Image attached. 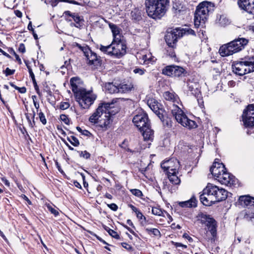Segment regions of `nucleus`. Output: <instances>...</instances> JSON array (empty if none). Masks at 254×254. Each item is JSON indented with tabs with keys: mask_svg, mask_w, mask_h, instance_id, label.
Listing matches in <instances>:
<instances>
[{
	"mask_svg": "<svg viewBox=\"0 0 254 254\" xmlns=\"http://www.w3.org/2000/svg\"><path fill=\"white\" fill-rule=\"evenodd\" d=\"M70 84L75 100L78 102L79 106L82 109H89L96 100V95L92 91H86L83 87V82L78 77L71 78Z\"/></svg>",
	"mask_w": 254,
	"mask_h": 254,
	"instance_id": "f257e3e1",
	"label": "nucleus"
},
{
	"mask_svg": "<svg viewBox=\"0 0 254 254\" xmlns=\"http://www.w3.org/2000/svg\"><path fill=\"white\" fill-rule=\"evenodd\" d=\"M169 0H145L146 11L149 17L160 19L166 13Z\"/></svg>",
	"mask_w": 254,
	"mask_h": 254,
	"instance_id": "f03ea898",
	"label": "nucleus"
},
{
	"mask_svg": "<svg viewBox=\"0 0 254 254\" xmlns=\"http://www.w3.org/2000/svg\"><path fill=\"white\" fill-rule=\"evenodd\" d=\"M109 103H101L95 112L90 117L89 121L92 123H98L102 128L107 129L110 124V115L109 109Z\"/></svg>",
	"mask_w": 254,
	"mask_h": 254,
	"instance_id": "7ed1b4c3",
	"label": "nucleus"
},
{
	"mask_svg": "<svg viewBox=\"0 0 254 254\" xmlns=\"http://www.w3.org/2000/svg\"><path fill=\"white\" fill-rule=\"evenodd\" d=\"M100 50L109 56L120 59L126 54L127 46L123 41H112V43L107 46L100 45Z\"/></svg>",
	"mask_w": 254,
	"mask_h": 254,
	"instance_id": "20e7f679",
	"label": "nucleus"
},
{
	"mask_svg": "<svg viewBox=\"0 0 254 254\" xmlns=\"http://www.w3.org/2000/svg\"><path fill=\"white\" fill-rule=\"evenodd\" d=\"M211 3L206 1L200 3L196 7L194 16L195 27H203L207 19L209 13L211 10Z\"/></svg>",
	"mask_w": 254,
	"mask_h": 254,
	"instance_id": "39448f33",
	"label": "nucleus"
},
{
	"mask_svg": "<svg viewBox=\"0 0 254 254\" xmlns=\"http://www.w3.org/2000/svg\"><path fill=\"white\" fill-rule=\"evenodd\" d=\"M248 43V40L246 38H238L222 46L219 49V53L223 57L233 55L244 49Z\"/></svg>",
	"mask_w": 254,
	"mask_h": 254,
	"instance_id": "423d86ee",
	"label": "nucleus"
},
{
	"mask_svg": "<svg viewBox=\"0 0 254 254\" xmlns=\"http://www.w3.org/2000/svg\"><path fill=\"white\" fill-rule=\"evenodd\" d=\"M170 110L177 122L183 127L189 129L194 128L197 127L196 123L189 119L183 111L177 105L172 103V105L170 107Z\"/></svg>",
	"mask_w": 254,
	"mask_h": 254,
	"instance_id": "0eeeda50",
	"label": "nucleus"
},
{
	"mask_svg": "<svg viewBox=\"0 0 254 254\" xmlns=\"http://www.w3.org/2000/svg\"><path fill=\"white\" fill-rule=\"evenodd\" d=\"M200 222L205 225V230L206 233L209 232L211 236H209L205 234L203 236L204 238L207 240L214 241L215 238L217 236V222L215 220L211 217L209 215L201 213L198 216Z\"/></svg>",
	"mask_w": 254,
	"mask_h": 254,
	"instance_id": "6e6552de",
	"label": "nucleus"
},
{
	"mask_svg": "<svg viewBox=\"0 0 254 254\" xmlns=\"http://www.w3.org/2000/svg\"><path fill=\"white\" fill-rule=\"evenodd\" d=\"M239 200L241 205L247 207L244 216L245 218L250 220L254 218V197L249 195H242L240 196Z\"/></svg>",
	"mask_w": 254,
	"mask_h": 254,
	"instance_id": "1a4fd4ad",
	"label": "nucleus"
},
{
	"mask_svg": "<svg viewBox=\"0 0 254 254\" xmlns=\"http://www.w3.org/2000/svg\"><path fill=\"white\" fill-rule=\"evenodd\" d=\"M218 187L212 184L208 183L202 190V193L199 196V199L202 203L206 206H210L214 202H210L208 198L210 196H215L217 194Z\"/></svg>",
	"mask_w": 254,
	"mask_h": 254,
	"instance_id": "9d476101",
	"label": "nucleus"
},
{
	"mask_svg": "<svg viewBox=\"0 0 254 254\" xmlns=\"http://www.w3.org/2000/svg\"><path fill=\"white\" fill-rule=\"evenodd\" d=\"M75 46L83 53L84 55L89 61V64H93L95 66L100 65V58L98 57L97 54L93 52L88 46L85 44L81 45L78 43L75 44Z\"/></svg>",
	"mask_w": 254,
	"mask_h": 254,
	"instance_id": "9b49d317",
	"label": "nucleus"
},
{
	"mask_svg": "<svg viewBox=\"0 0 254 254\" xmlns=\"http://www.w3.org/2000/svg\"><path fill=\"white\" fill-rule=\"evenodd\" d=\"M162 74L171 77H181L186 76L187 70L182 66L172 64L166 66L162 69Z\"/></svg>",
	"mask_w": 254,
	"mask_h": 254,
	"instance_id": "f8f14e48",
	"label": "nucleus"
},
{
	"mask_svg": "<svg viewBox=\"0 0 254 254\" xmlns=\"http://www.w3.org/2000/svg\"><path fill=\"white\" fill-rule=\"evenodd\" d=\"M182 36V33L175 29L170 31H167L165 36V41L168 46L176 47L178 39Z\"/></svg>",
	"mask_w": 254,
	"mask_h": 254,
	"instance_id": "ddd939ff",
	"label": "nucleus"
},
{
	"mask_svg": "<svg viewBox=\"0 0 254 254\" xmlns=\"http://www.w3.org/2000/svg\"><path fill=\"white\" fill-rule=\"evenodd\" d=\"M132 122L139 130L150 125L148 116L144 112L135 115L132 119Z\"/></svg>",
	"mask_w": 254,
	"mask_h": 254,
	"instance_id": "4468645a",
	"label": "nucleus"
},
{
	"mask_svg": "<svg viewBox=\"0 0 254 254\" xmlns=\"http://www.w3.org/2000/svg\"><path fill=\"white\" fill-rule=\"evenodd\" d=\"M233 71L236 74L242 76L247 73L251 72V69H249L243 60V58L240 61L235 62L232 65Z\"/></svg>",
	"mask_w": 254,
	"mask_h": 254,
	"instance_id": "2eb2a0df",
	"label": "nucleus"
},
{
	"mask_svg": "<svg viewBox=\"0 0 254 254\" xmlns=\"http://www.w3.org/2000/svg\"><path fill=\"white\" fill-rule=\"evenodd\" d=\"M161 166L168 173L169 171H176L180 167V162L177 159L173 158L162 163Z\"/></svg>",
	"mask_w": 254,
	"mask_h": 254,
	"instance_id": "dca6fc26",
	"label": "nucleus"
},
{
	"mask_svg": "<svg viewBox=\"0 0 254 254\" xmlns=\"http://www.w3.org/2000/svg\"><path fill=\"white\" fill-rule=\"evenodd\" d=\"M217 180L221 184L227 186L236 185L237 182V179L234 176L228 173H227L225 171L223 172V173L221 174L220 176H219V178L217 179Z\"/></svg>",
	"mask_w": 254,
	"mask_h": 254,
	"instance_id": "f3484780",
	"label": "nucleus"
},
{
	"mask_svg": "<svg viewBox=\"0 0 254 254\" xmlns=\"http://www.w3.org/2000/svg\"><path fill=\"white\" fill-rule=\"evenodd\" d=\"M226 170L225 166L223 163H220L215 160L212 166L210 169V171L212 175L216 180L219 178V176Z\"/></svg>",
	"mask_w": 254,
	"mask_h": 254,
	"instance_id": "a211bd4d",
	"label": "nucleus"
},
{
	"mask_svg": "<svg viewBox=\"0 0 254 254\" xmlns=\"http://www.w3.org/2000/svg\"><path fill=\"white\" fill-rule=\"evenodd\" d=\"M148 105L159 118L162 120L163 118L164 110L160 107V104L154 99H150L148 101Z\"/></svg>",
	"mask_w": 254,
	"mask_h": 254,
	"instance_id": "6ab92c4d",
	"label": "nucleus"
},
{
	"mask_svg": "<svg viewBox=\"0 0 254 254\" xmlns=\"http://www.w3.org/2000/svg\"><path fill=\"white\" fill-rule=\"evenodd\" d=\"M238 3L241 9L254 15V0H239Z\"/></svg>",
	"mask_w": 254,
	"mask_h": 254,
	"instance_id": "aec40b11",
	"label": "nucleus"
},
{
	"mask_svg": "<svg viewBox=\"0 0 254 254\" xmlns=\"http://www.w3.org/2000/svg\"><path fill=\"white\" fill-rule=\"evenodd\" d=\"M228 191L225 189L218 187L216 195L215 196H210V198L208 199H211L209 200L210 202H214L215 203L225 200L228 196Z\"/></svg>",
	"mask_w": 254,
	"mask_h": 254,
	"instance_id": "412c9836",
	"label": "nucleus"
},
{
	"mask_svg": "<svg viewBox=\"0 0 254 254\" xmlns=\"http://www.w3.org/2000/svg\"><path fill=\"white\" fill-rule=\"evenodd\" d=\"M64 14L65 16H69L72 18L76 23L75 24H74L76 27L80 28L83 26L84 20L77 13H71L69 11H65L64 12Z\"/></svg>",
	"mask_w": 254,
	"mask_h": 254,
	"instance_id": "4be33fe9",
	"label": "nucleus"
},
{
	"mask_svg": "<svg viewBox=\"0 0 254 254\" xmlns=\"http://www.w3.org/2000/svg\"><path fill=\"white\" fill-rule=\"evenodd\" d=\"M242 120L244 126L246 127H254V117H250L247 113L243 111Z\"/></svg>",
	"mask_w": 254,
	"mask_h": 254,
	"instance_id": "5701e85b",
	"label": "nucleus"
},
{
	"mask_svg": "<svg viewBox=\"0 0 254 254\" xmlns=\"http://www.w3.org/2000/svg\"><path fill=\"white\" fill-rule=\"evenodd\" d=\"M188 86L189 91L195 97H198L200 95L199 85L198 83L189 81L188 82Z\"/></svg>",
	"mask_w": 254,
	"mask_h": 254,
	"instance_id": "b1692460",
	"label": "nucleus"
},
{
	"mask_svg": "<svg viewBox=\"0 0 254 254\" xmlns=\"http://www.w3.org/2000/svg\"><path fill=\"white\" fill-rule=\"evenodd\" d=\"M140 131L142 133L144 140H149L153 139V131L151 129L150 125L143 128L142 129H140Z\"/></svg>",
	"mask_w": 254,
	"mask_h": 254,
	"instance_id": "393cba45",
	"label": "nucleus"
},
{
	"mask_svg": "<svg viewBox=\"0 0 254 254\" xmlns=\"http://www.w3.org/2000/svg\"><path fill=\"white\" fill-rule=\"evenodd\" d=\"M178 171L168 172L167 173L168 178L170 182L174 185H178L181 183V180L178 176Z\"/></svg>",
	"mask_w": 254,
	"mask_h": 254,
	"instance_id": "a878e982",
	"label": "nucleus"
},
{
	"mask_svg": "<svg viewBox=\"0 0 254 254\" xmlns=\"http://www.w3.org/2000/svg\"><path fill=\"white\" fill-rule=\"evenodd\" d=\"M109 27L112 30L114 39L113 41H122L121 38V35L120 34V30L118 27L114 24H109Z\"/></svg>",
	"mask_w": 254,
	"mask_h": 254,
	"instance_id": "bb28decb",
	"label": "nucleus"
},
{
	"mask_svg": "<svg viewBox=\"0 0 254 254\" xmlns=\"http://www.w3.org/2000/svg\"><path fill=\"white\" fill-rule=\"evenodd\" d=\"M133 86L131 83H121L118 84L119 93H126L131 91Z\"/></svg>",
	"mask_w": 254,
	"mask_h": 254,
	"instance_id": "cd10ccee",
	"label": "nucleus"
},
{
	"mask_svg": "<svg viewBox=\"0 0 254 254\" xmlns=\"http://www.w3.org/2000/svg\"><path fill=\"white\" fill-rule=\"evenodd\" d=\"M105 89L106 91L109 93H119L118 84L113 82H108L105 84Z\"/></svg>",
	"mask_w": 254,
	"mask_h": 254,
	"instance_id": "c85d7f7f",
	"label": "nucleus"
},
{
	"mask_svg": "<svg viewBox=\"0 0 254 254\" xmlns=\"http://www.w3.org/2000/svg\"><path fill=\"white\" fill-rule=\"evenodd\" d=\"M243 60L247 64L248 68L251 69V72L254 71V56H245L243 58Z\"/></svg>",
	"mask_w": 254,
	"mask_h": 254,
	"instance_id": "c756f323",
	"label": "nucleus"
},
{
	"mask_svg": "<svg viewBox=\"0 0 254 254\" xmlns=\"http://www.w3.org/2000/svg\"><path fill=\"white\" fill-rule=\"evenodd\" d=\"M180 205L182 207H192L196 205V200L195 199L191 198L189 200L181 202Z\"/></svg>",
	"mask_w": 254,
	"mask_h": 254,
	"instance_id": "7c9ffc66",
	"label": "nucleus"
},
{
	"mask_svg": "<svg viewBox=\"0 0 254 254\" xmlns=\"http://www.w3.org/2000/svg\"><path fill=\"white\" fill-rule=\"evenodd\" d=\"M163 96L166 100L171 101L173 103L176 101L178 98V96L176 95L169 91L165 92Z\"/></svg>",
	"mask_w": 254,
	"mask_h": 254,
	"instance_id": "2f4dec72",
	"label": "nucleus"
},
{
	"mask_svg": "<svg viewBox=\"0 0 254 254\" xmlns=\"http://www.w3.org/2000/svg\"><path fill=\"white\" fill-rule=\"evenodd\" d=\"M145 231L149 234H152L155 236L160 237L161 235L159 230L156 228H145Z\"/></svg>",
	"mask_w": 254,
	"mask_h": 254,
	"instance_id": "473e14b6",
	"label": "nucleus"
},
{
	"mask_svg": "<svg viewBox=\"0 0 254 254\" xmlns=\"http://www.w3.org/2000/svg\"><path fill=\"white\" fill-rule=\"evenodd\" d=\"M31 72V73L30 74V76L31 77V78L32 79V82H33V85H34V87L35 90H36V93L39 95V96H42V94H41V92L40 91L39 87H38V85L37 84L36 79L35 78L34 74L33 72Z\"/></svg>",
	"mask_w": 254,
	"mask_h": 254,
	"instance_id": "72a5a7b5",
	"label": "nucleus"
},
{
	"mask_svg": "<svg viewBox=\"0 0 254 254\" xmlns=\"http://www.w3.org/2000/svg\"><path fill=\"white\" fill-rule=\"evenodd\" d=\"M67 140L74 146H78L79 145L78 139L73 135L67 137Z\"/></svg>",
	"mask_w": 254,
	"mask_h": 254,
	"instance_id": "f704fd0d",
	"label": "nucleus"
},
{
	"mask_svg": "<svg viewBox=\"0 0 254 254\" xmlns=\"http://www.w3.org/2000/svg\"><path fill=\"white\" fill-rule=\"evenodd\" d=\"M175 47L168 46L167 49V54L172 58H176V54L174 51Z\"/></svg>",
	"mask_w": 254,
	"mask_h": 254,
	"instance_id": "c9c22d12",
	"label": "nucleus"
},
{
	"mask_svg": "<svg viewBox=\"0 0 254 254\" xmlns=\"http://www.w3.org/2000/svg\"><path fill=\"white\" fill-rule=\"evenodd\" d=\"M46 206L47 207L48 210L55 216H57L59 214L58 210L53 207L50 204H46Z\"/></svg>",
	"mask_w": 254,
	"mask_h": 254,
	"instance_id": "e433bc0d",
	"label": "nucleus"
},
{
	"mask_svg": "<svg viewBox=\"0 0 254 254\" xmlns=\"http://www.w3.org/2000/svg\"><path fill=\"white\" fill-rule=\"evenodd\" d=\"M165 211H162L160 208L158 207H153L152 209V213L156 215L162 216Z\"/></svg>",
	"mask_w": 254,
	"mask_h": 254,
	"instance_id": "4c0bfd02",
	"label": "nucleus"
},
{
	"mask_svg": "<svg viewBox=\"0 0 254 254\" xmlns=\"http://www.w3.org/2000/svg\"><path fill=\"white\" fill-rule=\"evenodd\" d=\"M161 121L162 122L164 126L168 127H171L172 126V122L170 119L167 118L166 119H164V117Z\"/></svg>",
	"mask_w": 254,
	"mask_h": 254,
	"instance_id": "58836bf2",
	"label": "nucleus"
},
{
	"mask_svg": "<svg viewBox=\"0 0 254 254\" xmlns=\"http://www.w3.org/2000/svg\"><path fill=\"white\" fill-rule=\"evenodd\" d=\"M25 116H26V119L27 120V121L29 123V126L31 127H32L34 126V125H35V123L34 121V118H35V112L33 111V116H32L33 121H32V122H31L28 114H25Z\"/></svg>",
	"mask_w": 254,
	"mask_h": 254,
	"instance_id": "ea45409f",
	"label": "nucleus"
},
{
	"mask_svg": "<svg viewBox=\"0 0 254 254\" xmlns=\"http://www.w3.org/2000/svg\"><path fill=\"white\" fill-rule=\"evenodd\" d=\"M219 23L222 26H225V25L229 23L228 19L226 18L224 16H221L219 19Z\"/></svg>",
	"mask_w": 254,
	"mask_h": 254,
	"instance_id": "a19ab883",
	"label": "nucleus"
},
{
	"mask_svg": "<svg viewBox=\"0 0 254 254\" xmlns=\"http://www.w3.org/2000/svg\"><path fill=\"white\" fill-rule=\"evenodd\" d=\"M8 51L10 53L14 55V57H15L16 61L18 62L19 64H21L22 62L19 58V56L15 53L14 50L12 48H9L8 50Z\"/></svg>",
	"mask_w": 254,
	"mask_h": 254,
	"instance_id": "79ce46f5",
	"label": "nucleus"
},
{
	"mask_svg": "<svg viewBox=\"0 0 254 254\" xmlns=\"http://www.w3.org/2000/svg\"><path fill=\"white\" fill-rule=\"evenodd\" d=\"M79 153V156L80 157H82L83 158H85L86 159H88L90 158V154L87 151H78Z\"/></svg>",
	"mask_w": 254,
	"mask_h": 254,
	"instance_id": "37998d69",
	"label": "nucleus"
},
{
	"mask_svg": "<svg viewBox=\"0 0 254 254\" xmlns=\"http://www.w3.org/2000/svg\"><path fill=\"white\" fill-rule=\"evenodd\" d=\"M60 119L66 125H69L70 120L66 115L64 114L61 115L60 116Z\"/></svg>",
	"mask_w": 254,
	"mask_h": 254,
	"instance_id": "c03bdc74",
	"label": "nucleus"
},
{
	"mask_svg": "<svg viewBox=\"0 0 254 254\" xmlns=\"http://www.w3.org/2000/svg\"><path fill=\"white\" fill-rule=\"evenodd\" d=\"M39 117L41 122L44 125H45L47 124V120L45 118L44 114L40 111L39 113Z\"/></svg>",
	"mask_w": 254,
	"mask_h": 254,
	"instance_id": "a18cd8bd",
	"label": "nucleus"
},
{
	"mask_svg": "<svg viewBox=\"0 0 254 254\" xmlns=\"http://www.w3.org/2000/svg\"><path fill=\"white\" fill-rule=\"evenodd\" d=\"M130 191L132 194L137 197H141L143 195L142 191L138 189H132Z\"/></svg>",
	"mask_w": 254,
	"mask_h": 254,
	"instance_id": "49530a36",
	"label": "nucleus"
},
{
	"mask_svg": "<svg viewBox=\"0 0 254 254\" xmlns=\"http://www.w3.org/2000/svg\"><path fill=\"white\" fill-rule=\"evenodd\" d=\"M109 234L116 239H119L120 238L117 232L111 229H109Z\"/></svg>",
	"mask_w": 254,
	"mask_h": 254,
	"instance_id": "de8ad7c7",
	"label": "nucleus"
},
{
	"mask_svg": "<svg viewBox=\"0 0 254 254\" xmlns=\"http://www.w3.org/2000/svg\"><path fill=\"white\" fill-rule=\"evenodd\" d=\"M121 245L123 248L126 249L128 251H133V248L130 245L127 244V243H122Z\"/></svg>",
	"mask_w": 254,
	"mask_h": 254,
	"instance_id": "09e8293b",
	"label": "nucleus"
},
{
	"mask_svg": "<svg viewBox=\"0 0 254 254\" xmlns=\"http://www.w3.org/2000/svg\"><path fill=\"white\" fill-rule=\"evenodd\" d=\"M14 72V69H10L8 67H7L4 71V73L5 74L6 76L13 74Z\"/></svg>",
	"mask_w": 254,
	"mask_h": 254,
	"instance_id": "8fccbe9b",
	"label": "nucleus"
},
{
	"mask_svg": "<svg viewBox=\"0 0 254 254\" xmlns=\"http://www.w3.org/2000/svg\"><path fill=\"white\" fill-rule=\"evenodd\" d=\"M69 104L68 102H62L60 106L61 110H65L69 108Z\"/></svg>",
	"mask_w": 254,
	"mask_h": 254,
	"instance_id": "3c124183",
	"label": "nucleus"
},
{
	"mask_svg": "<svg viewBox=\"0 0 254 254\" xmlns=\"http://www.w3.org/2000/svg\"><path fill=\"white\" fill-rule=\"evenodd\" d=\"M145 71V69H141V68H135V69L133 70V72H134L135 73H138V74H139V75H143V74H144Z\"/></svg>",
	"mask_w": 254,
	"mask_h": 254,
	"instance_id": "603ef678",
	"label": "nucleus"
},
{
	"mask_svg": "<svg viewBox=\"0 0 254 254\" xmlns=\"http://www.w3.org/2000/svg\"><path fill=\"white\" fill-rule=\"evenodd\" d=\"M172 243L174 245L176 248L178 247H182L183 249H186L187 248V246L184 245L180 243L174 242L172 241Z\"/></svg>",
	"mask_w": 254,
	"mask_h": 254,
	"instance_id": "864d4df0",
	"label": "nucleus"
},
{
	"mask_svg": "<svg viewBox=\"0 0 254 254\" xmlns=\"http://www.w3.org/2000/svg\"><path fill=\"white\" fill-rule=\"evenodd\" d=\"M107 206L111 210L115 211H117L118 208V206H117V205L114 203H111V204H107Z\"/></svg>",
	"mask_w": 254,
	"mask_h": 254,
	"instance_id": "5fc2aeb1",
	"label": "nucleus"
},
{
	"mask_svg": "<svg viewBox=\"0 0 254 254\" xmlns=\"http://www.w3.org/2000/svg\"><path fill=\"white\" fill-rule=\"evenodd\" d=\"M136 217L140 220L143 219L144 220H146L145 217L143 214L139 210L137 213H135Z\"/></svg>",
	"mask_w": 254,
	"mask_h": 254,
	"instance_id": "6e6d98bb",
	"label": "nucleus"
},
{
	"mask_svg": "<svg viewBox=\"0 0 254 254\" xmlns=\"http://www.w3.org/2000/svg\"><path fill=\"white\" fill-rule=\"evenodd\" d=\"M18 51L19 52L22 53H24L25 52V48L24 44L23 43H21L18 48Z\"/></svg>",
	"mask_w": 254,
	"mask_h": 254,
	"instance_id": "4d7b16f0",
	"label": "nucleus"
},
{
	"mask_svg": "<svg viewBox=\"0 0 254 254\" xmlns=\"http://www.w3.org/2000/svg\"><path fill=\"white\" fill-rule=\"evenodd\" d=\"M62 1L67 2L76 5H81L80 3L74 0H61Z\"/></svg>",
	"mask_w": 254,
	"mask_h": 254,
	"instance_id": "13d9d810",
	"label": "nucleus"
},
{
	"mask_svg": "<svg viewBox=\"0 0 254 254\" xmlns=\"http://www.w3.org/2000/svg\"><path fill=\"white\" fill-rule=\"evenodd\" d=\"M183 237L185 239H187L190 242H193V239L190 237L188 234L184 233L183 235Z\"/></svg>",
	"mask_w": 254,
	"mask_h": 254,
	"instance_id": "bf43d9fd",
	"label": "nucleus"
},
{
	"mask_svg": "<svg viewBox=\"0 0 254 254\" xmlns=\"http://www.w3.org/2000/svg\"><path fill=\"white\" fill-rule=\"evenodd\" d=\"M24 63L28 69V71H29V74H31V72H33L32 71V69L31 68V67H30V66L29 65V61H24Z\"/></svg>",
	"mask_w": 254,
	"mask_h": 254,
	"instance_id": "052dcab7",
	"label": "nucleus"
},
{
	"mask_svg": "<svg viewBox=\"0 0 254 254\" xmlns=\"http://www.w3.org/2000/svg\"><path fill=\"white\" fill-rule=\"evenodd\" d=\"M128 207H130L131 210L134 212L135 213H137L139 210L136 208L134 206H133V205H132L131 204H129L128 205Z\"/></svg>",
	"mask_w": 254,
	"mask_h": 254,
	"instance_id": "680f3d73",
	"label": "nucleus"
},
{
	"mask_svg": "<svg viewBox=\"0 0 254 254\" xmlns=\"http://www.w3.org/2000/svg\"><path fill=\"white\" fill-rule=\"evenodd\" d=\"M1 181L5 184V186H6L7 187L10 186V183L6 178H2Z\"/></svg>",
	"mask_w": 254,
	"mask_h": 254,
	"instance_id": "e2e57ef3",
	"label": "nucleus"
},
{
	"mask_svg": "<svg viewBox=\"0 0 254 254\" xmlns=\"http://www.w3.org/2000/svg\"><path fill=\"white\" fill-rule=\"evenodd\" d=\"M0 53H1L3 56H5L7 58L10 59L11 57L10 56L6 53L5 52H4L3 50H2L0 48Z\"/></svg>",
	"mask_w": 254,
	"mask_h": 254,
	"instance_id": "0e129e2a",
	"label": "nucleus"
},
{
	"mask_svg": "<svg viewBox=\"0 0 254 254\" xmlns=\"http://www.w3.org/2000/svg\"><path fill=\"white\" fill-rule=\"evenodd\" d=\"M21 197L25 200L27 202V203L31 205L32 204V202L31 201L29 200V199L24 194H22L21 195Z\"/></svg>",
	"mask_w": 254,
	"mask_h": 254,
	"instance_id": "69168bd1",
	"label": "nucleus"
},
{
	"mask_svg": "<svg viewBox=\"0 0 254 254\" xmlns=\"http://www.w3.org/2000/svg\"><path fill=\"white\" fill-rule=\"evenodd\" d=\"M14 13L18 17L21 18L22 16V13L20 10H15Z\"/></svg>",
	"mask_w": 254,
	"mask_h": 254,
	"instance_id": "338daca9",
	"label": "nucleus"
},
{
	"mask_svg": "<svg viewBox=\"0 0 254 254\" xmlns=\"http://www.w3.org/2000/svg\"><path fill=\"white\" fill-rule=\"evenodd\" d=\"M17 90L21 93H24L26 91V89L24 87H18Z\"/></svg>",
	"mask_w": 254,
	"mask_h": 254,
	"instance_id": "774afa93",
	"label": "nucleus"
}]
</instances>
